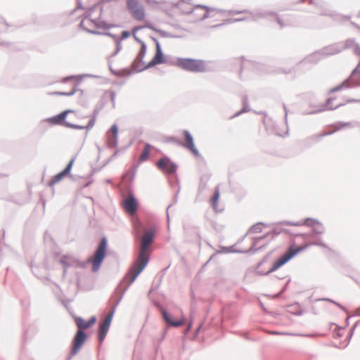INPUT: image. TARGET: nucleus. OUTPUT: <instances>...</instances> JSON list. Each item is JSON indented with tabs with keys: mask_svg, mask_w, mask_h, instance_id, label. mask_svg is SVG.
I'll return each mask as SVG.
<instances>
[{
	"mask_svg": "<svg viewBox=\"0 0 360 360\" xmlns=\"http://www.w3.org/2000/svg\"><path fill=\"white\" fill-rule=\"evenodd\" d=\"M324 57L322 56V53H321V50H319L306 57L303 60H302L298 64V65H300L306 63L316 64L320 60H321Z\"/></svg>",
	"mask_w": 360,
	"mask_h": 360,
	"instance_id": "nucleus-21",
	"label": "nucleus"
},
{
	"mask_svg": "<svg viewBox=\"0 0 360 360\" xmlns=\"http://www.w3.org/2000/svg\"><path fill=\"white\" fill-rule=\"evenodd\" d=\"M75 323L77 326V330L88 329L94 326L96 322V317L93 316L88 321H85L82 317L77 316L75 318Z\"/></svg>",
	"mask_w": 360,
	"mask_h": 360,
	"instance_id": "nucleus-18",
	"label": "nucleus"
},
{
	"mask_svg": "<svg viewBox=\"0 0 360 360\" xmlns=\"http://www.w3.org/2000/svg\"><path fill=\"white\" fill-rule=\"evenodd\" d=\"M127 7L134 19L139 21L144 19L145 11L142 6H139L138 0H127Z\"/></svg>",
	"mask_w": 360,
	"mask_h": 360,
	"instance_id": "nucleus-9",
	"label": "nucleus"
},
{
	"mask_svg": "<svg viewBox=\"0 0 360 360\" xmlns=\"http://www.w3.org/2000/svg\"><path fill=\"white\" fill-rule=\"evenodd\" d=\"M128 288H127V285L122 290L121 294L117 302H115V305L112 307L110 312L108 314V315L103 320L101 321L98 324V333L97 337L98 340L100 343H102L104 339L106 337V335L108 332V330L110 328L112 317L114 316L115 309L121 300L122 299V297Z\"/></svg>",
	"mask_w": 360,
	"mask_h": 360,
	"instance_id": "nucleus-5",
	"label": "nucleus"
},
{
	"mask_svg": "<svg viewBox=\"0 0 360 360\" xmlns=\"http://www.w3.org/2000/svg\"><path fill=\"white\" fill-rule=\"evenodd\" d=\"M150 39L154 41L155 44V48H157L158 45H160V43L155 37L151 36Z\"/></svg>",
	"mask_w": 360,
	"mask_h": 360,
	"instance_id": "nucleus-63",
	"label": "nucleus"
},
{
	"mask_svg": "<svg viewBox=\"0 0 360 360\" xmlns=\"http://www.w3.org/2000/svg\"><path fill=\"white\" fill-rule=\"evenodd\" d=\"M180 192V187L179 186L176 193L174 194V198H173V202L172 203H171L170 205H169L167 207V218L169 219V213H168V210L169 209L170 207H172L173 205L176 204L178 201V195Z\"/></svg>",
	"mask_w": 360,
	"mask_h": 360,
	"instance_id": "nucleus-42",
	"label": "nucleus"
},
{
	"mask_svg": "<svg viewBox=\"0 0 360 360\" xmlns=\"http://www.w3.org/2000/svg\"><path fill=\"white\" fill-rule=\"evenodd\" d=\"M303 314H304V311H303V310H301V309L292 313L293 315L297 316H302Z\"/></svg>",
	"mask_w": 360,
	"mask_h": 360,
	"instance_id": "nucleus-64",
	"label": "nucleus"
},
{
	"mask_svg": "<svg viewBox=\"0 0 360 360\" xmlns=\"http://www.w3.org/2000/svg\"><path fill=\"white\" fill-rule=\"evenodd\" d=\"M356 327V324L354 325V326L351 328V329H350V330H349V338H351V337L352 336V334H353V333H354V330H355Z\"/></svg>",
	"mask_w": 360,
	"mask_h": 360,
	"instance_id": "nucleus-61",
	"label": "nucleus"
},
{
	"mask_svg": "<svg viewBox=\"0 0 360 360\" xmlns=\"http://www.w3.org/2000/svg\"><path fill=\"white\" fill-rule=\"evenodd\" d=\"M144 28L143 26H139V27H136L133 29V31H132V34H133V37H134V40L138 42L139 44H140V45L141 46L142 44H146L143 40H141V39H139L136 35V32L139 30H141Z\"/></svg>",
	"mask_w": 360,
	"mask_h": 360,
	"instance_id": "nucleus-36",
	"label": "nucleus"
},
{
	"mask_svg": "<svg viewBox=\"0 0 360 360\" xmlns=\"http://www.w3.org/2000/svg\"><path fill=\"white\" fill-rule=\"evenodd\" d=\"M183 136L186 142H181V146L188 149L195 157L200 156V153L195 146L193 137L190 131L188 130H184Z\"/></svg>",
	"mask_w": 360,
	"mask_h": 360,
	"instance_id": "nucleus-11",
	"label": "nucleus"
},
{
	"mask_svg": "<svg viewBox=\"0 0 360 360\" xmlns=\"http://www.w3.org/2000/svg\"><path fill=\"white\" fill-rule=\"evenodd\" d=\"M139 202L134 195L130 194L122 202V207L124 211L129 214H134L138 210Z\"/></svg>",
	"mask_w": 360,
	"mask_h": 360,
	"instance_id": "nucleus-12",
	"label": "nucleus"
},
{
	"mask_svg": "<svg viewBox=\"0 0 360 360\" xmlns=\"http://www.w3.org/2000/svg\"><path fill=\"white\" fill-rule=\"evenodd\" d=\"M101 33H102L101 34L106 35V36H108V37H111L112 39H114V41L117 39V36L116 34H115L111 33V32H101Z\"/></svg>",
	"mask_w": 360,
	"mask_h": 360,
	"instance_id": "nucleus-55",
	"label": "nucleus"
},
{
	"mask_svg": "<svg viewBox=\"0 0 360 360\" xmlns=\"http://www.w3.org/2000/svg\"><path fill=\"white\" fill-rule=\"evenodd\" d=\"M68 174L62 170L51 178L49 183V186L51 187L53 186L56 184L60 182Z\"/></svg>",
	"mask_w": 360,
	"mask_h": 360,
	"instance_id": "nucleus-27",
	"label": "nucleus"
},
{
	"mask_svg": "<svg viewBox=\"0 0 360 360\" xmlns=\"http://www.w3.org/2000/svg\"><path fill=\"white\" fill-rule=\"evenodd\" d=\"M77 91H81L83 94V90H78L76 86H75L70 91L65 92V91H55L53 94L56 95L65 96H73Z\"/></svg>",
	"mask_w": 360,
	"mask_h": 360,
	"instance_id": "nucleus-33",
	"label": "nucleus"
},
{
	"mask_svg": "<svg viewBox=\"0 0 360 360\" xmlns=\"http://www.w3.org/2000/svg\"><path fill=\"white\" fill-rule=\"evenodd\" d=\"M250 110V108L249 106V104H243V108L240 110L236 112L232 117H236L239 115H240L243 113L248 112Z\"/></svg>",
	"mask_w": 360,
	"mask_h": 360,
	"instance_id": "nucleus-40",
	"label": "nucleus"
},
{
	"mask_svg": "<svg viewBox=\"0 0 360 360\" xmlns=\"http://www.w3.org/2000/svg\"><path fill=\"white\" fill-rule=\"evenodd\" d=\"M155 306L158 308L162 319L165 322L167 326L169 327H179L181 326L184 322L185 319L182 317V319L179 320H174L172 316L167 312V311L159 303L155 304Z\"/></svg>",
	"mask_w": 360,
	"mask_h": 360,
	"instance_id": "nucleus-10",
	"label": "nucleus"
},
{
	"mask_svg": "<svg viewBox=\"0 0 360 360\" xmlns=\"http://www.w3.org/2000/svg\"><path fill=\"white\" fill-rule=\"evenodd\" d=\"M175 6L179 9L183 14L190 15L194 13V9L192 8H186L184 6V4L179 2L175 4Z\"/></svg>",
	"mask_w": 360,
	"mask_h": 360,
	"instance_id": "nucleus-29",
	"label": "nucleus"
},
{
	"mask_svg": "<svg viewBox=\"0 0 360 360\" xmlns=\"http://www.w3.org/2000/svg\"><path fill=\"white\" fill-rule=\"evenodd\" d=\"M79 26L81 29H82L83 30H84L85 32H86L88 33L95 34V35H101V34H102L99 31H96V30H90V29L87 28V27L85 26V22L84 20H82L80 22Z\"/></svg>",
	"mask_w": 360,
	"mask_h": 360,
	"instance_id": "nucleus-34",
	"label": "nucleus"
},
{
	"mask_svg": "<svg viewBox=\"0 0 360 360\" xmlns=\"http://www.w3.org/2000/svg\"><path fill=\"white\" fill-rule=\"evenodd\" d=\"M147 51V46L146 44H143L141 46L140 50L137 55V59L140 60L142 63H145L143 58L146 56Z\"/></svg>",
	"mask_w": 360,
	"mask_h": 360,
	"instance_id": "nucleus-32",
	"label": "nucleus"
},
{
	"mask_svg": "<svg viewBox=\"0 0 360 360\" xmlns=\"http://www.w3.org/2000/svg\"><path fill=\"white\" fill-rule=\"evenodd\" d=\"M157 65H158V63L152 58V60L147 65L143 66V68L142 69H139L138 70L139 71H144V70L150 69Z\"/></svg>",
	"mask_w": 360,
	"mask_h": 360,
	"instance_id": "nucleus-44",
	"label": "nucleus"
},
{
	"mask_svg": "<svg viewBox=\"0 0 360 360\" xmlns=\"http://www.w3.org/2000/svg\"><path fill=\"white\" fill-rule=\"evenodd\" d=\"M75 160V157H74L73 158H72L70 162L68 163V165H66V167H65V169L63 170L64 172H65L68 175H70L71 176L70 174V172L72 170V166H73V164H74V162Z\"/></svg>",
	"mask_w": 360,
	"mask_h": 360,
	"instance_id": "nucleus-39",
	"label": "nucleus"
},
{
	"mask_svg": "<svg viewBox=\"0 0 360 360\" xmlns=\"http://www.w3.org/2000/svg\"><path fill=\"white\" fill-rule=\"evenodd\" d=\"M250 19L251 20L250 15L246 16V17H243V18H240L226 19V20H225V22L224 23H231V22H241V21L248 20Z\"/></svg>",
	"mask_w": 360,
	"mask_h": 360,
	"instance_id": "nucleus-41",
	"label": "nucleus"
},
{
	"mask_svg": "<svg viewBox=\"0 0 360 360\" xmlns=\"http://www.w3.org/2000/svg\"><path fill=\"white\" fill-rule=\"evenodd\" d=\"M108 239L103 236L98 244L92 256L89 257L86 262H82L79 259H72L67 255H63L59 259V262L63 267H76L83 268L86 264H91V270L93 272H97L107 256Z\"/></svg>",
	"mask_w": 360,
	"mask_h": 360,
	"instance_id": "nucleus-2",
	"label": "nucleus"
},
{
	"mask_svg": "<svg viewBox=\"0 0 360 360\" xmlns=\"http://www.w3.org/2000/svg\"><path fill=\"white\" fill-rule=\"evenodd\" d=\"M130 35H131L130 32L124 30V31L122 32L121 37L120 38L117 37V39H119L120 41H122V40H124V39H127V38H129L130 37Z\"/></svg>",
	"mask_w": 360,
	"mask_h": 360,
	"instance_id": "nucleus-49",
	"label": "nucleus"
},
{
	"mask_svg": "<svg viewBox=\"0 0 360 360\" xmlns=\"http://www.w3.org/2000/svg\"><path fill=\"white\" fill-rule=\"evenodd\" d=\"M256 244H257L256 241L254 240V242H253L252 245H251V247L250 248V249L248 250H245L246 252L245 253L255 254L264 248V245L260 246L259 248H256Z\"/></svg>",
	"mask_w": 360,
	"mask_h": 360,
	"instance_id": "nucleus-38",
	"label": "nucleus"
},
{
	"mask_svg": "<svg viewBox=\"0 0 360 360\" xmlns=\"http://www.w3.org/2000/svg\"><path fill=\"white\" fill-rule=\"evenodd\" d=\"M73 112V110H65L56 115L47 118L46 121L53 125H63L66 127V123L68 122L66 120L67 116L69 113Z\"/></svg>",
	"mask_w": 360,
	"mask_h": 360,
	"instance_id": "nucleus-14",
	"label": "nucleus"
},
{
	"mask_svg": "<svg viewBox=\"0 0 360 360\" xmlns=\"http://www.w3.org/2000/svg\"><path fill=\"white\" fill-rule=\"evenodd\" d=\"M321 50L322 56L325 58L329 56L338 54L341 52L340 42L334 43L324 46Z\"/></svg>",
	"mask_w": 360,
	"mask_h": 360,
	"instance_id": "nucleus-19",
	"label": "nucleus"
},
{
	"mask_svg": "<svg viewBox=\"0 0 360 360\" xmlns=\"http://www.w3.org/2000/svg\"><path fill=\"white\" fill-rule=\"evenodd\" d=\"M96 120V118H95V115H92L88 124L86 126H84L85 129H86L87 131L94 126Z\"/></svg>",
	"mask_w": 360,
	"mask_h": 360,
	"instance_id": "nucleus-45",
	"label": "nucleus"
},
{
	"mask_svg": "<svg viewBox=\"0 0 360 360\" xmlns=\"http://www.w3.org/2000/svg\"><path fill=\"white\" fill-rule=\"evenodd\" d=\"M151 148V145L150 143H146L144 148L139 158V163L148 160L150 155V150Z\"/></svg>",
	"mask_w": 360,
	"mask_h": 360,
	"instance_id": "nucleus-24",
	"label": "nucleus"
},
{
	"mask_svg": "<svg viewBox=\"0 0 360 360\" xmlns=\"http://www.w3.org/2000/svg\"><path fill=\"white\" fill-rule=\"evenodd\" d=\"M321 222L316 219L313 218H306L304 222L302 221H288V220H283L281 221L276 223L277 225H287V226H300L302 225L307 226H313L314 225H317L320 224Z\"/></svg>",
	"mask_w": 360,
	"mask_h": 360,
	"instance_id": "nucleus-16",
	"label": "nucleus"
},
{
	"mask_svg": "<svg viewBox=\"0 0 360 360\" xmlns=\"http://www.w3.org/2000/svg\"><path fill=\"white\" fill-rule=\"evenodd\" d=\"M219 191H216L214 195L212 196V206L214 208L217 205V202H218V200H219Z\"/></svg>",
	"mask_w": 360,
	"mask_h": 360,
	"instance_id": "nucleus-46",
	"label": "nucleus"
},
{
	"mask_svg": "<svg viewBox=\"0 0 360 360\" xmlns=\"http://www.w3.org/2000/svg\"><path fill=\"white\" fill-rule=\"evenodd\" d=\"M311 245H316L324 248L329 249L328 246L321 240L313 241L304 245L295 248L293 246L290 247L273 264L272 266L266 272L257 271V274L261 276H266L276 271L278 269L285 264L288 262L295 257L299 252L304 250Z\"/></svg>",
	"mask_w": 360,
	"mask_h": 360,
	"instance_id": "nucleus-3",
	"label": "nucleus"
},
{
	"mask_svg": "<svg viewBox=\"0 0 360 360\" xmlns=\"http://www.w3.org/2000/svg\"><path fill=\"white\" fill-rule=\"evenodd\" d=\"M116 44V49L115 51L112 53V56H115L122 49V41H120L119 39H117L115 41Z\"/></svg>",
	"mask_w": 360,
	"mask_h": 360,
	"instance_id": "nucleus-47",
	"label": "nucleus"
},
{
	"mask_svg": "<svg viewBox=\"0 0 360 360\" xmlns=\"http://www.w3.org/2000/svg\"><path fill=\"white\" fill-rule=\"evenodd\" d=\"M66 127L75 129H85V127L83 125L72 124L69 122L66 123Z\"/></svg>",
	"mask_w": 360,
	"mask_h": 360,
	"instance_id": "nucleus-48",
	"label": "nucleus"
},
{
	"mask_svg": "<svg viewBox=\"0 0 360 360\" xmlns=\"http://www.w3.org/2000/svg\"><path fill=\"white\" fill-rule=\"evenodd\" d=\"M142 62L140 60L136 59L132 64V69L136 72H141V71H139V69H142L143 68Z\"/></svg>",
	"mask_w": 360,
	"mask_h": 360,
	"instance_id": "nucleus-37",
	"label": "nucleus"
},
{
	"mask_svg": "<svg viewBox=\"0 0 360 360\" xmlns=\"http://www.w3.org/2000/svg\"><path fill=\"white\" fill-rule=\"evenodd\" d=\"M118 153H119V150H115L114 152V153L112 154V155L111 156V158L108 160V161L103 166H105L106 164H108L109 162H110L112 159H114L118 155Z\"/></svg>",
	"mask_w": 360,
	"mask_h": 360,
	"instance_id": "nucleus-59",
	"label": "nucleus"
},
{
	"mask_svg": "<svg viewBox=\"0 0 360 360\" xmlns=\"http://www.w3.org/2000/svg\"><path fill=\"white\" fill-rule=\"evenodd\" d=\"M176 65L181 69L191 72H205L207 71L206 63L201 59L191 58H178Z\"/></svg>",
	"mask_w": 360,
	"mask_h": 360,
	"instance_id": "nucleus-4",
	"label": "nucleus"
},
{
	"mask_svg": "<svg viewBox=\"0 0 360 360\" xmlns=\"http://www.w3.org/2000/svg\"><path fill=\"white\" fill-rule=\"evenodd\" d=\"M157 33L160 34L161 37H165V38H176V37H177L176 36L173 35L171 33L166 32L165 30H160V29L159 30H157Z\"/></svg>",
	"mask_w": 360,
	"mask_h": 360,
	"instance_id": "nucleus-43",
	"label": "nucleus"
},
{
	"mask_svg": "<svg viewBox=\"0 0 360 360\" xmlns=\"http://www.w3.org/2000/svg\"><path fill=\"white\" fill-rule=\"evenodd\" d=\"M333 304L335 305L338 306L340 309L343 310L345 312L347 313V310L346 309V308L344 306H342L341 304H340L339 302L335 301V302H333Z\"/></svg>",
	"mask_w": 360,
	"mask_h": 360,
	"instance_id": "nucleus-58",
	"label": "nucleus"
},
{
	"mask_svg": "<svg viewBox=\"0 0 360 360\" xmlns=\"http://www.w3.org/2000/svg\"><path fill=\"white\" fill-rule=\"evenodd\" d=\"M335 98H328L327 100H326V102L325 103L324 105H310L311 107L314 108V109L311 110V111H304L302 112L303 115H311V114H315V113H317V112H322V111H324L326 110H334V109H337L340 106H343L345 105V103H340L335 107H333V105H331V103L333 102V101H334Z\"/></svg>",
	"mask_w": 360,
	"mask_h": 360,
	"instance_id": "nucleus-13",
	"label": "nucleus"
},
{
	"mask_svg": "<svg viewBox=\"0 0 360 360\" xmlns=\"http://www.w3.org/2000/svg\"><path fill=\"white\" fill-rule=\"evenodd\" d=\"M262 226H266V224L263 222L256 223L255 224H254L253 226H252L250 227V231H251L252 233H261L262 231Z\"/></svg>",
	"mask_w": 360,
	"mask_h": 360,
	"instance_id": "nucleus-35",
	"label": "nucleus"
},
{
	"mask_svg": "<svg viewBox=\"0 0 360 360\" xmlns=\"http://www.w3.org/2000/svg\"><path fill=\"white\" fill-rule=\"evenodd\" d=\"M169 141L175 143L181 146V141H179L176 137H174V136L169 137Z\"/></svg>",
	"mask_w": 360,
	"mask_h": 360,
	"instance_id": "nucleus-57",
	"label": "nucleus"
},
{
	"mask_svg": "<svg viewBox=\"0 0 360 360\" xmlns=\"http://www.w3.org/2000/svg\"><path fill=\"white\" fill-rule=\"evenodd\" d=\"M270 254H271V252L267 254L266 256H264L263 257V259L259 262H258V264H257V269H258L260 266H262V265L268 259V257H269Z\"/></svg>",
	"mask_w": 360,
	"mask_h": 360,
	"instance_id": "nucleus-53",
	"label": "nucleus"
},
{
	"mask_svg": "<svg viewBox=\"0 0 360 360\" xmlns=\"http://www.w3.org/2000/svg\"><path fill=\"white\" fill-rule=\"evenodd\" d=\"M110 96L111 102L112 103V106L115 107V106L116 93L114 91H111L110 92Z\"/></svg>",
	"mask_w": 360,
	"mask_h": 360,
	"instance_id": "nucleus-52",
	"label": "nucleus"
},
{
	"mask_svg": "<svg viewBox=\"0 0 360 360\" xmlns=\"http://www.w3.org/2000/svg\"><path fill=\"white\" fill-rule=\"evenodd\" d=\"M229 14H242L245 13L250 15L251 20L253 21H257L262 18H266L269 16L276 15V13L271 11H268L262 8H258L255 11L250 10H230L229 11Z\"/></svg>",
	"mask_w": 360,
	"mask_h": 360,
	"instance_id": "nucleus-7",
	"label": "nucleus"
},
{
	"mask_svg": "<svg viewBox=\"0 0 360 360\" xmlns=\"http://www.w3.org/2000/svg\"><path fill=\"white\" fill-rule=\"evenodd\" d=\"M338 127L337 128V130H340L341 129H342L343 127H348V126H351V123L350 122H339L338 123Z\"/></svg>",
	"mask_w": 360,
	"mask_h": 360,
	"instance_id": "nucleus-54",
	"label": "nucleus"
},
{
	"mask_svg": "<svg viewBox=\"0 0 360 360\" xmlns=\"http://www.w3.org/2000/svg\"><path fill=\"white\" fill-rule=\"evenodd\" d=\"M317 302H319V301H326V302H331L333 304V302H335V300H332V299H330V298H319L316 300Z\"/></svg>",
	"mask_w": 360,
	"mask_h": 360,
	"instance_id": "nucleus-60",
	"label": "nucleus"
},
{
	"mask_svg": "<svg viewBox=\"0 0 360 360\" xmlns=\"http://www.w3.org/2000/svg\"><path fill=\"white\" fill-rule=\"evenodd\" d=\"M88 339L87 333L83 330H77L75 334L72 342H71V350L67 360H70L74 356H75L83 347L84 343Z\"/></svg>",
	"mask_w": 360,
	"mask_h": 360,
	"instance_id": "nucleus-6",
	"label": "nucleus"
},
{
	"mask_svg": "<svg viewBox=\"0 0 360 360\" xmlns=\"http://www.w3.org/2000/svg\"><path fill=\"white\" fill-rule=\"evenodd\" d=\"M281 72L285 75H292V77H295V70L294 68L289 69L288 70H282Z\"/></svg>",
	"mask_w": 360,
	"mask_h": 360,
	"instance_id": "nucleus-51",
	"label": "nucleus"
},
{
	"mask_svg": "<svg viewBox=\"0 0 360 360\" xmlns=\"http://www.w3.org/2000/svg\"><path fill=\"white\" fill-rule=\"evenodd\" d=\"M309 3L314 5L316 11L319 13L321 15L330 17L333 11L330 9L326 2H323L321 0L314 1V0H308Z\"/></svg>",
	"mask_w": 360,
	"mask_h": 360,
	"instance_id": "nucleus-17",
	"label": "nucleus"
},
{
	"mask_svg": "<svg viewBox=\"0 0 360 360\" xmlns=\"http://www.w3.org/2000/svg\"><path fill=\"white\" fill-rule=\"evenodd\" d=\"M246 252L242 250H237L235 248V245L229 247L220 246V250H217L214 255H212L209 260L205 263V265L213 258L216 254H228V253H243Z\"/></svg>",
	"mask_w": 360,
	"mask_h": 360,
	"instance_id": "nucleus-20",
	"label": "nucleus"
},
{
	"mask_svg": "<svg viewBox=\"0 0 360 360\" xmlns=\"http://www.w3.org/2000/svg\"><path fill=\"white\" fill-rule=\"evenodd\" d=\"M139 167L138 165H134L132 167V170L129 176V181H132L135 177V174L136 172L137 167Z\"/></svg>",
	"mask_w": 360,
	"mask_h": 360,
	"instance_id": "nucleus-50",
	"label": "nucleus"
},
{
	"mask_svg": "<svg viewBox=\"0 0 360 360\" xmlns=\"http://www.w3.org/2000/svg\"><path fill=\"white\" fill-rule=\"evenodd\" d=\"M276 16V20L277 23L279 25L281 28H284L285 27L291 26L292 22L288 18H282L280 15H278L277 13L275 15Z\"/></svg>",
	"mask_w": 360,
	"mask_h": 360,
	"instance_id": "nucleus-25",
	"label": "nucleus"
},
{
	"mask_svg": "<svg viewBox=\"0 0 360 360\" xmlns=\"http://www.w3.org/2000/svg\"><path fill=\"white\" fill-rule=\"evenodd\" d=\"M157 167L162 172L167 174H176L177 165L173 162L168 156L164 155L156 162Z\"/></svg>",
	"mask_w": 360,
	"mask_h": 360,
	"instance_id": "nucleus-8",
	"label": "nucleus"
},
{
	"mask_svg": "<svg viewBox=\"0 0 360 360\" xmlns=\"http://www.w3.org/2000/svg\"><path fill=\"white\" fill-rule=\"evenodd\" d=\"M106 136L108 137V146L110 148H114L118 143V127L116 124H112L108 131Z\"/></svg>",
	"mask_w": 360,
	"mask_h": 360,
	"instance_id": "nucleus-15",
	"label": "nucleus"
},
{
	"mask_svg": "<svg viewBox=\"0 0 360 360\" xmlns=\"http://www.w3.org/2000/svg\"><path fill=\"white\" fill-rule=\"evenodd\" d=\"M155 236V229L152 228L142 238L138 250L136 260L127 274L117 288L120 290L122 285L127 283V288H129L136 279L138 276L143 271L150 260V252L149 245L153 242Z\"/></svg>",
	"mask_w": 360,
	"mask_h": 360,
	"instance_id": "nucleus-1",
	"label": "nucleus"
},
{
	"mask_svg": "<svg viewBox=\"0 0 360 360\" xmlns=\"http://www.w3.org/2000/svg\"><path fill=\"white\" fill-rule=\"evenodd\" d=\"M330 18L336 22L344 23L345 22L350 20L352 16L349 15H343L338 13L335 11H333L332 13L330 15Z\"/></svg>",
	"mask_w": 360,
	"mask_h": 360,
	"instance_id": "nucleus-22",
	"label": "nucleus"
},
{
	"mask_svg": "<svg viewBox=\"0 0 360 360\" xmlns=\"http://www.w3.org/2000/svg\"><path fill=\"white\" fill-rule=\"evenodd\" d=\"M356 44L355 39L349 38L345 41L344 44L340 42L341 52L344 50L354 47Z\"/></svg>",
	"mask_w": 360,
	"mask_h": 360,
	"instance_id": "nucleus-28",
	"label": "nucleus"
},
{
	"mask_svg": "<svg viewBox=\"0 0 360 360\" xmlns=\"http://www.w3.org/2000/svg\"><path fill=\"white\" fill-rule=\"evenodd\" d=\"M158 65L164 64L166 63V58L164 55V53L162 50L161 45H158L157 48H155V53L153 58Z\"/></svg>",
	"mask_w": 360,
	"mask_h": 360,
	"instance_id": "nucleus-23",
	"label": "nucleus"
},
{
	"mask_svg": "<svg viewBox=\"0 0 360 360\" xmlns=\"http://www.w3.org/2000/svg\"><path fill=\"white\" fill-rule=\"evenodd\" d=\"M271 233H274L276 236H278L282 233V228L279 229L278 227H275L271 231Z\"/></svg>",
	"mask_w": 360,
	"mask_h": 360,
	"instance_id": "nucleus-56",
	"label": "nucleus"
},
{
	"mask_svg": "<svg viewBox=\"0 0 360 360\" xmlns=\"http://www.w3.org/2000/svg\"><path fill=\"white\" fill-rule=\"evenodd\" d=\"M205 10L206 11L200 15L198 19L195 20V21H202L207 18H209V11L210 8L207 6L202 5V4H198L195 6V10Z\"/></svg>",
	"mask_w": 360,
	"mask_h": 360,
	"instance_id": "nucleus-26",
	"label": "nucleus"
},
{
	"mask_svg": "<svg viewBox=\"0 0 360 360\" xmlns=\"http://www.w3.org/2000/svg\"><path fill=\"white\" fill-rule=\"evenodd\" d=\"M325 227L322 223L317 224L316 227L312 228V232L310 235L311 237H313L314 235H321L325 232Z\"/></svg>",
	"mask_w": 360,
	"mask_h": 360,
	"instance_id": "nucleus-30",
	"label": "nucleus"
},
{
	"mask_svg": "<svg viewBox=\"0 0 360 360\" xmlns=\"http://www.w3.org/2000/svg\"><path fill=\"white\" fill-rule=\"evenodd\" d=\"M95 26L96 27H98V28H103L104 30H108V29L112 28V27H118V25H117L109 24V23L106 22L104 20H102V21L98 22H95Z\"/></svg>",
	"mask_w": 360,
	"mask_h": 360,
	"instance_id": "nucleus-31",
	"label": "nucleus"
},
{
	"mask_svg": "<svg viewBox=\"0 0 360 360\" xmlns=\"http://www.w3.org/2000/svg\"><path fill=\"white\" fill-rule=\"evenodd\" d=\"M145 27H148L150 30H152L155 31V32H157V30H160V29L155 27V26H153V25H146Z\"/></svg>",
	"mask_w": 360,
	"mask_h": 360,
	"instance_id": "nucleus-62",
	"label": "nucleus"
}]
</instances>
